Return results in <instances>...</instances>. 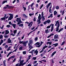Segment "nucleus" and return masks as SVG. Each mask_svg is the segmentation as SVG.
Here are the masks:
<instances>
[{
	"instance_id": "7",
	"label": "nucleus",
	"mask_w": 66,
	"mask_h": 66,
	"mask_svg": "<svg viewBox=\"0 0 66 66\" xmlns=\"http://www.w3.org/2000/svg\"><path fill=\"white\" fill-rule=\"evenodd\" d=\"M56 23L55 25V26H57V25H58L57 27H58L59 26V27H60V24L59 23V21H57L56 22Z\"/></svg>"
},
{
	"instance_id": "34",
	"label": "nucleus",
	"mask_w": 66,
	"mask_h": 66,
	"mask_svg": "<svg viewBox=\"0 0 66 66\" xmlns=\"http://www.w3.org/2000/svg\"><path fill=\"white\" fill-rule=\"evenodd\" d=\"M39 44H40V43H39V42H37L35 44V45H38H38H39Z\"/></svg>"
},
{
	"instance_id": "19",
	"label": "nucleus",
	"mask_w": 66,
	"mask_h": 66,
	"mask_svg": "<svg viewBox=\"0 0 66 66\" xmlns=\"http://www.w3.org/2000/svg\"><path fill=\"white\" fill-rule=\"evenodd\" d=\"M33 48V46H30L29 47V49L28 50V51H30L31 50V49H32V48Z\"/></svg>"
},
{
	"instance_id": "60",
	"label": "nucleus",
	"mask_w": 66,
	"mask_h": 66,
	"mask_svg": "<svg viewBox=\"0 0 66 66\" xmlns=\"http://www.w3.org/2000/svg\"><path fill=\"white\" fill-rule=\"evenodd\" d=\"M35 29V27H34L33 28H32L31 29V30H34V29Z\"/></svg>"
},
{
	"instance_id": "52",
	"label": "nucleus",
	"mask_w": 66,
	"mask_h": 66,
	"mask_svg": "<svg viewBox=\"0 0 66 66\" xmlns=\"http://www.w3.org/2000/svg\"><path fill=\"white\" fill-rule=\"evenodd\" d=\"M6 62V60H4V61H3V63L4 64H4H5V63Z\"/></svg>"
},
{
	"instance_id": "22",
	"label": "nucleus",
	"mask_w": 66,
	"mask_h": 66,
	"mask_svg": "<svg viewBox=\"0 0 66 66\" xmlns=\"http://www.w3.org/2000/svg\"><path fill=\"white\" fill-rule=\"evenodd\" d=\"M11 48H12V47L10 46L8 48V49L7 50V51H9V50H11L10 49Z\"/></svg>"
},
{
	"instance_id": "32",
	"label": "nucleus",
	"mask_w": 66,
	"mask_h": 66,
	"mask_svg": "<svg viewBox=\"0 0 66 66\" xmlns=\"http://www.w3.org/2000/svg\"><path fill=\"white\" fill-rule=\"evenodd\" d=\"M58 45H59V44H58V43H57L55 44L54 47H56V46H58Z\"/></svg>"
},
{
	"instance_id": "55",
	"label": "nucleus",
	"mask_w": 66,
	"mask_h": 66,
	"mask_svg": "<svg viewBox=\"0 0 66 66\" xmlns=\"http://www.w3.org/2000/svg\"><path fill=\"white\" fill-rule=\"evenodd\" d=\"M48 29H47V30H46L45 31V33H48Z\"/></svg>"
},
{
	"instance_id": "18",
	"label": "nucleus",
	"mask_w": 66,
	"mask_h": 66,
	"mask_svg": "<svg viewBox=\"0 0 66 66\" xmlns=\"http://www.w3.org/2000/svg\"><path fill=\"white\" fill-rule=\"evenodd\" d=\"M16 24H12V26H13V27L14 29H15V28H16Z\"/></svg>"
},
{
	"instance_id": "14",
	"label": "nucleus",
	"mask_w": 66,
	"mask_h": 66,
	"mask_svg": "<svg viewBox=\"0 0 66 66\" xmlns=\"http://www.w3.org/2000/svg\"><path fill=\"white\" fill-rule=\"evenodd\" d=\"M15 57V56H11V57L8 59V61H9V60L11 59H13V58H14Z\"/></svg>"
},
{
	"instance_id": "1",
	"label": "nucleus",
	"mask_w": 66,
	"mask_h": 66,
	"mask_svg": "<svg viewBox=\"0 0 66 66\" xmlns=\"http://www.w3.org/2000/svg\"><path fill=\"white\" fill-rule=\"evenodd\" d=\"M16 21L17 22H18L17 23V25L20 24V23H22V22L21 21V17H20L19 18H17L16 20Z\"/></svg>"
},
{
	"instance_id": "10",
	"label": "nucleus",
	"mask_w": 66,
	"mask_h": 66,
	"mask_svg": "<svg viewBox=\"0 0 66 66\" xmlns=\"http://www.w3.org/2000/svg\"><path fill=\"white\" fill-rule=\"evenodd\" d=\"M12 40H11L10 38H9L7 40L8 43H12V42H11Z\"/></svg>"
},
{
	"instance_id": "16",
	"label": "nucleus",
	"mask_w": 66,
	"mask_h": 66,
	"mask_svg": "<svg viewBox=\"0 0 66 66\" xmlns=\"http://www.w3.org/2000/svg\"><path fill=\"white\" fill-rule=\"evenodd\" d=\"M56 53V51H55L54 52H53L51 55L52 57H53V56L54 55V54H55Z\"/></svg>"
},
{
	"instance_id": "48",
	"label": "nucleus",
	"mask_w": 66,
	"mask_h": 66,
	"mask_svg": "<svg viewBox=\"0 0 66 66\" xmlns=\"http://www.w3.org/2000/svg\"><path fill=\"white\" fill-rule=\"evenodd\" d=\"M49 12L50 13H52V12L51 11V9H49Z\"/></svg>"
},
{
	"instance_id": "47",
	"label": "nucleus",
	"mask_w": 66,
	"mask_h": 66,
	"mask_svg": "<svg viewBox=\"0 0 66 66\" xmlns=\"http://www.w3.org/2000/svg\"><path fill=\"white\" fill-rule=\"evenodd\" d=\"M47 47H48V46H45L43 47V49H45V48H47Z\"/></svg>"
},
{
	"instance_id": "64",
	"label": "nucleus",
	"mask_w": 66,
	"mask_h": 66,
	"mask_svg": "<svg viewBox=\"0 0 66 66\" xmlns=\"http://www.w3.org/2000/svg\"><path fill=\"white\" fill-rule=\"evenodd\" d=\"M31 65H32L31 64H29L27 66H31Z\"/></svg>"
},
{
	"instance_id": "59",
	"label": "nucleus",
	"mask_w": 66,
	"mask_h": 66,
	"mask_svg": "<svg viewBox=\"0 0 66 66\" xmlns=\"http://www.w3.org/2000/svg\"><path fill=\"white\" fill-rule=\"evenodd\" d=\"M22 63V66H23L24 64H26V62H24V63Z\"/></svg>"
},
{
	"instance_id": "45",
	"label": "nucleus",
	"mask_w": 66,
	"mask_h": 66,
	"mask_svg": "<svg viewBox=\"0 0 66 66\" xmlns=\"http://www.w3.org/2000/svg\"><path fill=\"white\" fill-rule=\"evenodd\" d=\"M6 27H7V28H9V27H11V26L10 25H8L6 26Z\"/></svg>"
},
{
	"instance_id": "2",
	"label": "nucleus",
	"mask_w": 66,
	"mask_h": 66,
	"mask_svg": "<svg viewBox=\"0 0 66 66\" xmlns=\"http://www.w3.org/2000/svg\"><path fill=\"white\" fill-rule=\"evenodd\" d=\"M41 15L40 14H39V16H38V19L37 21V22H38V24L40 23V20H41Z\"/></svg>"
},
{
	"instance_id": "53",
	"label": "nucleus",
	"mask_w": 66,
	"mask_h": 66,
	"mask_svg": "<svg viewBox=\"0 0 66 66\" xmlns=\"http://www.w3.org/2000/svg\"><path fill=\"white\" fill-rule=\"evenodd\" d=\"M36 18H35V17L34 18V21H36Z\"/></svg>"
},
{
	"instance_id": "54",
	"label": "nucleus",
	"mask_w": 66,
	"mask_h": 66,
	"mask_svg": "<svg viewBox=\"0 0 66 66\" xmlns=\"http://www.w3.org/2000/svg\"><path fill=\"white\" fill-rule=\"evenodd\" d=\"M47 21H46L44 22V24H47Z\"/></svg>"
},
{
	"instance_id": "56",
	"label": "nucleus",
	"mask_w": 66,
	"mask_h": 66,
	"mask_svg": "<svg viewBox=\"0 0 66 66\" xmlns=\"http://www.w3.org/2000/svg\"><path fill=\"white\" fill-rule=\"evenodd\" d=\"M31 57V55L29 56V58H28V60H30V59H31V58H30V57Z\"/></svg>"
},
{
	"instance_id": "44",
	"label": "nucleus",
	"mask_w": 66,
	"mask_h": 66,
	"mask_svg": "<svg viewBox=\"0 0 66 66\" xmlns=\"http://www.w3.org/2000/svg\"><path fill=\"white\" fill-rule=\"evenodd\" d=\"M56 10H59V6H57L56 7Z\"/></svg>"
},
{
	"instance_id": "8",
	"label": "nucleus",
	"mask_w": 66,
	"mask_h": 66,
	"mask_svg": "<svg viewBox=\"0 0 66 66\" xmlns=\"http://www.w3.org/2000/svg\"><path fill=\"white\" fill-rule=\"evenodd\" d=\"M58 36L57 35H54V38L55 39H58L59 37H58Z\"/></svg>"
},
{
	"instance_id": "4",
	"label": "nucleus",
	"mask_w": 66,
	"mask_h": 66,
	"mask_svg": "<svg viewBox=\"0 0 66 66\" xmlns=\"http://www.w3.org/2000/svg\"><path fill=\"white\" fill-rule=\"evenodd\" d=\"M9 15H10V16L8 18V21L9 20H11L13 18V14H8Z\"/></svg>"
},
{
	"instance_id": "17",
	"label": "nucleus",
	"mask_w": 66,
	"mask_h": 66,
	"mask_svg": "<svg viewBox=\"0 0 66 66\" xmlns=\"http://www.w3.org/2000/svg\"><path fill=\"white\" fill-rule=\"evenodd\" d=\"M31 38H30L29 39V43H31V44H32V43H33V40L32 39H31ZM31 39V40H30Z\"/></svg>"
},
{
	"instance_id": "15",
	"label": "nucleus",
	"mask_w": 66,
	"mask_h": 66,
	"mask_svg": "<svg viewBox=\"0 0 66 66\" xmlns=\"http://www.w3.org/2000/svg\"><path fill=\"white\" fill-rule=\"evenodd\" d=\"M9 33V31L8 30H5V35H7V34H8Z\"/></svg>"
},
{
	"instance_id": "58",
	"label": "nucleus",
	"mask_w": 66,
	"mask_h": 66,
	"mask_svg": "<svg viewBox=\"0 0 66 66\" xmlns=\"http://www.w3.org/2000/svg\"><path fill=\"white\" fill-rule=\"evenodd\" d=\"M13 52H14V51L13 52H10L8 54H9L10 55V54H11L12 53H13Z\"/></svg>"
},
{
	"instance_id": "49",
	"label": "nucleus",
	"mask_w": 66,
	"mask_h": 66,
	"mask_svg": "<svg viewBox=\"0 0 66 66\" xmlns=\"http://www.w3.org/2000/svg\"><path fill=\"white\" fill-rule=\"evenodd\" d=\"M30 9V5H29L28 6V11H29Z\"/></svg>"
},
{
	"instance_id": "28",
	"label": "nucleus",
	"mask_w": 66,
	"mask_h": 66,
	"mask_svg": "<svg viewBox=\"0 0 66 66\" xmlns=\"http://www.w3.org/2000/svg\"><path fill=\"white\" fill-rule=\"evenodd\" d=\"M57 12L56 11H55L54 12V14L55 15H56V14H57Z\"/></svg>"
},
{
	"instance_id": "29",
	"label": "nucleus",
	"mask_w": 66,
	"mask_h": 66,
	"mask_svg": "<svg viewBox=\"0 0 66 66\" xmlns=\"http://www.w3.org/2000/svg\"><path fill=\"white\" fill-rule=\"evenodd\" d=\"M4 37L6 38H8L9 37V36H7L6 35H4Z\"/></svg>"
},
{
	"instance_id": "9",
	"label": "nucleus",
	"mask_w": 66,
	"mask_h": 66,
	"mask_svg": "<svg viewBox=\"0 0 66 66\" xmlns=\"http://www.w3.org/2000/svg\"><path fill=\"white\" fill-rule=\"evenodd\" d=\"M22 63H23V60H22L20 62V64L18 65V66H21V65L22 66Z\"/></svg>"
},
{
	"instance_id": "50",
	"label": "nucleus",
	"mask_w": 66,
	"mask_h": 66,
	"mask_svg": "<svg viewBox=\"0 0 66 66\" xmlns=\"http://www.w3.org/2000/svg\"><path fill=\"white\" fill-rule=\"evenodd\" d=\"M23 8L24 9V11H25L26 10V7H23Z\"/></svg>"
},
{
	"instance_id": "61",
	"label": "nucleus",
	"mask_w": 66,
	"mask_h": 66,
	"mask_svg": "<svg viewBox=\"0 0 66 66\" xmlns=\"http://www.w3.org/2000/svg\"><path fill=\"white\" fill-rule=\"evenodd\" d=\"M37 61H35L33 63V64H35V63H37Z\"/></svg>"
},
{
	"instance_id": "20",
	"label": "nucleus",
	"mask_w": 66,
	"mask_h": 66,
	"mask_svg": "<svg viewBox=\"0 0 66 66\" xmlns=\"http://www.w3.org/2000/svg\"><path fill=\"white\" fill-rule=\"evenodd\" d=\"M59 27H60V26H57V27L56 28V32H57L58 31H59Z\"/></svg>"
},
{
	"instance_id": "42",
	"label": "nucleus",
	"mask_w": 66,
	"mask_h": 66,
	"mask_svg": "<svg viewBox=\"0 0 66 66\" xmlns=\"http://www.w3.org/2000/svg\"><path fill=\"white\" fill-rule=\"evenodd\" d=\"M10 35H12V36H15V34H13V33H11V34Z\"/></svg>"
},
{
	"instance_id": "27",
	"label": "nucleus",
	"mask_w": 66,
	"mask_h": 66,
	"mask_svg": "<svg viewBox=\"0 0 66 66\" xmlns=\"http://www.w3.org/2000/svg\"><path fill=\"white\" fill-rule=\"evenodd\" d=\"M5 18L4 17L2 18L1 19V20H5Z\"/></svg>"
},
{
	"instance_id": "46",
	"label": "nucleus",
	"mask_w": 66,
	"mask_h": 66,
	"mask_svg": "<svg viewBox=\"0 0 66 66\" xmlns=\"http://www.w3.org/2000/svg\"><path fill=\"white\" fill-rule=\"evenodd\" d=\"M8 47V45H6L5 46V49H6V48H7Z\"/></svg>"
},
{
	"instance_id": "30",
	"label": "nucleus",
	"mask_w": 66,
	"mask_h": 66,
	"mask_svg": "<svg viewBox=\"0 0 66 66\" xmlns=\"http://www.w3.org/2000/svg\"><path fill=\"white\" fill-rule=\"evenodd\" d=\"M47 21L48 23H50V22L51 21H50V20H48Z\"/></svg>"
},
{
	"instance_id": "37",
	"label": "nucleus",
	"mask_w": 66,
	"mask_h": 66,
	"mask_svg": "<svg viewBox=\"0 0 66 66\" xmlns=\"http://www.w3.org/2000/svg\"><path fill=\"white\" fill-rule=\"evenodd\" d=\"M29 15L30 16H32V15H34V13H33L32 14H31V13H29Z\"/></svg>"
},
{
	"instance_id": "41",
	"label": "nucleus",
	"mask_w": 66,
	"mask_h": 66,
	"mask_svg": "<svg viewBox=\"0 0 66 66\" xmlns=\"http://www.w3.org/2000/svg\"><path fill=\"white\" fill-rule=\"evenodd\" d=\"M16 32H17V30H15L14 31V34H16Z\"/></svg>"
},
{
	"instance_id": "62",
	"label": "nucleus",
	"mask_w": 66,
	"mask_h": 66,
	"mask_svg": "<svg viewBox=\"0 0 66 66\" xmlns=\"http://www.w3.org/2000/svg\"><path fill=\"white\" fill-rule=\"evenodd\" d=\"M6 44V43H5L2 45V46H5Z\"/></svg>"
},
{
	"instance_id": "63",
	"label": "nucleus",
	"mask_w": 66,
	"mask_h": 66,
	"mask_svg": "<svg viewBox=\"0 0 66 66\" xmlns=\"http://www.w3.org/2000/svg\"><path fill=\"white\" fill-rule=\"evenodd\" d=\"M50 26H47V29H49V28H50Z\"/></svg>"
},
{
	"instance_id": "36",
	"label": "nucleus",
	"mask_w": 66,
	"mask_h": 66,
	"mask_svg": "<svg viewBox=\"0 0 66 66\" xmlns=\"http://www.w3.org/2000/svg\"><path fill=\"white\" fill-rule=\"evenodd\" d=\"M3 38V36L2 35H0V39H2Z\"/></svg>"
},
{
	"instance_id": "40",
	"label": "nucleus",
	"mask_w": 66,
	"mask_h": 66,
	"mask_svg": "<svg viewBox=\"0 0 66 66\" xmlns=\"http://www.w3.org/2000/svg\"><path fill=\"white\" fill-rule=\"evenodd\" d=\"M65 41L63 42L61 44V46H63V45L65 44Z\"/></svg>"
},
{
	"instance_id": "12",
	"label": "nucleus",
	"mask_w": 66,
	"mask_h": 66,
	"mask_svg": "<svg viewBox=\"0 0 66 66\" xmlns=\"http://www.w3.org/2000/svg\"><path fill=\"white\" fill-rule=\"evenodd\" d=\"M54 29V24H52V27H51V32H52V31H53V30Z\"/></svg>"
},
{
	"instance_id": "21",
	"label": "nucleus",
	"mask_w": 66,
	"mask_h": 66,
	"mask_svg": "<svg viewBox=\"0 0 66 66\" xmlns=\"http://www.w3.org/2000/svg\"><path fill=\"white\" fill-rule=\"evenodd\" d=\"M19 27H23V24H20L19 26Z\"/></svg>"
},
{
	"instance_id": "23",
	"label": "nucleus",
	"mask_w": 66,
	"mask_h": 66,
	"mask_svg": "<svg viewBox=\"0 0 66 66\" xmlns=\"http://www.w3.org/2000/svg\"><path fill=\"white\" fill-rule=\"evenodd\" d=\"M3 43V40L1 39V42L0 43V45H1Z\"/></svg>"
},
{
	"instance_id": "6",
	"label": "nucleus",
	"mask_w": 66,
	"mask_h": 66,
	"mask_svg": "<svg viewBox=\"0 0 66 66\" xmlns=\"http://www.w3.org/2000/svg\"><path fill=\"white\" fill-rule=\"evenodd\" d=\"M42 20H43V21H44V20H45V16H44V12H42Z\"/></svg>"
},
{
	"instance_id": "38",
	"label": "nucleus",
	"mask_w": 66,
	"mask_h": 66,
	"mask_svg": "<svg viewBox=\"0 0 66 66\" xmlns=\"http://www.w3.org/2000/svg\"><path fill=\"white\" fill-rule=\"evenodd\" d=\"M31 43H30L29 42L28 44V46H31Z\"/></svg>"
},
{
	"instance_id": "13",
	"label": "nucleus",
	"mask_w": 66,
	"mask_h": 66,
	"mask_svg": "<svg viewBox=\"0 0 66 66\" xmlns=\"http://www.w3.org/2000/svg\"><path fill=\"white\" fill-rule=\"evenodd\" d=\"M33 24V22H30V23L29 25H28V26L29 27H30H30H31V26H32V25Z\"/></svg>"
},
{
	"instance_id": "5",
	"label": "nucleus",
	"mask_w": 66,
	"mask_h": 66,
	"mask_svg": "<svg viewBox=\"0 0 66 66\" xmlns=\"http://www.w3.org/2000/svg\"><path fill=\"white\" fill-rule=\"evenodd\" d=\"M28 43V41L23 42V44L24 47H26L27 44Z\"/></svg>"
},
{
	"instance_id": "3",
	"label": "nucleus",
	"mask_w": 66,
	"mask_h": 66,
	"mask_svg": "<svg viewBox=\"0 0 66 66\" xmlns=\"http://www.w3.org/2000/svg\"><path fill=\"white\" fill-rule=\"evenodd\" d=\"M37 50H36L35 51V50H34L31 51V53L32 55H33V53L34 52V53H36V55H37V53H38V52L37 51Z\"/></svg>"
},
{
	"instance_id": "25",
	"label": "nucleus",
	"mask_w": 66,
	"mask_h": 66,
	"mask_svg": "<svg viewBox=\"0 0 66 66\" xmlns=\"http://www.w3.org/2000/svg\"><path fill=\"white\" fill-rule=\"evenodd\" d=\"M38 39V38L37 37H36L35 38V42L37 41Z\"/></svg>"
},
{
	"instance_id": "24",
	"label": "nucleus",
	"mask_w": 66,
	"mask_h": 66,
	"mask_svg": "<svg viewBox=\"0 0 66 66\" xmlns=\"http://www.w3.org/2000/svg\"><path fill=\"white\" fill-rule=\"evenodd\" d=\"M7 2V1L6 0V1H3L2 3L3 4H4L5 2Z\"/></svg>"
},
{
	"instance_id": "43",
	"label": "nucleus",
	"mask_w": 66,
	"mask_h": 66,
	"mask_svg": "<svg viewBox=\"0 0 66 66\" xmlns=\"http://www.w3.org/2000/svg\"><path fill=\"white\" fill-rule=\"evenodd\" d=\"M32 59H33V60H36V57H33L32 58Z\"/></svg>"
},
{
	"instance_id": "33",
	"label": "nucleus",
	"mask_w": 66,
	"mask_h": 66,
	"mask_svg": "<svg viewBox=\"0 0 66 66\" xmlns=\"http://www.w3.org/2000/svg\"><path fill=\"white\" fill-rule=\"evenodd\" d=\"M23 54H26V51H24L23 52Z\"/></svg>"
},
{
	"instance_id": "31",
	"label": "nucleus",
	"mask_w": 66,
	"mask_h": 66,
	"mask_svg": "<svg viewBox=\"0 0 66 66\" xmlns=\"http://www.w3.org/2000/svg\"><path fill=\"white\" fill-rule=\"evenodd\" d=\"M19 43H20V44H23V41H20L19 42Z\"/></svg>"
},
{
	"instance_id": "51",
	"label": "nucleus",
	"mask_w": 66,
	"mask_h": 66,
	"mask_svg": "<svg viewBox=\"0 0 66 66\" xmlns=\"http://www.w3.org/2000/svg\"><path fill=\"white\" fill-rule=\"evenodd\" d=\"M9 24H10L11 25H12V22L10 21L9 22Z\"/></svg>"
},
{
	"instance_id": "26",
	"label": "nucleus",
	"mask_w": 66,
	"mask_h": 66,
	"mask_svg": "<svg viewBox=\"0 0 66 66\" xmlns=\"http://www.w3.org/2000/svg\"><path fill=\"white\" fill-rule=\"evenodd\" d=\"M63 30V28L61 29L60 30H59V31H58L59 33H60L61 31H62Z\"/></svg>"
},
{
	"instance_id": "35",
	"label": "nucleus",
	"mask_w": 66,
	"mask_h": 66,
	"mask_svg": "<svg viewBox=\"0 0 66 66\" xmlns=\"http://www.w3.org/2000/svg\"><path fill=\"white\" fill-rule=\"evenodd\" d=\"M19 50H22V47L21 46V47H20L19 48Z\"/></svg>"
},
{
	"instance_id": "11",
	"label": "nucleus",
	"mask_w": 66,
	"mask_h": 66,
	"mask_svg": "<svg viewBox=\"0 0 66 66\" xmlns=\"http://www.w3.org/2000/svg\"><path fill=\"white\" fill-rule=\"evenodd\" d=\"M51 4V3H50L48 4V5L46 6L47 9H48V7L50 6V5Z\"/></svg>"
},
{
	"instance_id": "57",
	"label": "nucleus",
	"mask_w": 66,
	"mask_h": 66,
	"mask_svg": "<svg viewBox=\"0 0 66 66\" xmlns=\"http://www.w3.org/2000/svg\"><path fill=\"white\" fill-rule=\"evenodd\" d=\"M15 61H16V58H14L13 61V63H14V62H15Z\"/></svg>"
},
{
	"instance_id": "39",
	"label": "nucleus",
	"mask_w": 66,
	"mask_h": 66,
	"mask_svg": "<svg viewBox=\"0 0 66 66\" xmlns=\"http://www.w3.org/2000/svg\"><path fill=\"white\" fill-rule=\"evenodd\" d=\"M50 17H51V18H52V17H53V14H51L50 15Z\"/></svg>"
}]
</instances>
